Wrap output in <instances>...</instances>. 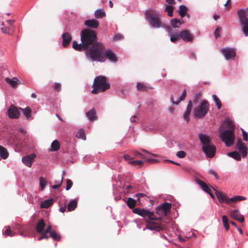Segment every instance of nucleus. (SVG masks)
<instances>
[{
  "label": "nucleus",
  "mask_w": 248,
  "mask_h": 248,
  "mask_svg": "<svg viewBox=\"0 0 248 248\" xmlns=\"http://www.w3.org/2000/svg\"><path fill=\"white\" fill-rule=\"evenodd\" d=\"M181 38L185 42H192L194 39V35L187 29L180 32Z\"/></svg>",
  "instance_id": "10"
},
{
  "label": "nucleus",
  "mask_w": 248,
  "mask_h": 248,
  "mask_svg": "<svg viewBox=\"0 0 248 248\" xmlns=\"http://www.w3.org/2000/svg\"><path fill=\"white\" fill-rule=\"evenodd\" d=\"M237 15L243 31L246 36H248V8L239 10Z\"/></svg>",
  "instance_id": "8"
},
{
  "label": "nucleus",
  "mask_w": 248,
  "mask_h": 248,
  "mask_svg": "<svg viewBox=\"0 0 248 248\" xmlns=\"http://www.w3.org/2000/svg\"><path fill=\"white\" fill-rule=\"evenodd\" d=\"M221 30V28L220 27H217L215 32H214V34H215V36L216 38H217L219 37V32H220V31Z\"/></svg>",
  "instance_id": "53"
},
{
  "label": "nucleus",
  "mask_w": 248,
  "mask_h": 248,
  "mask_svg": "<svg viewBox=\"0 0 248 248\" xmlns=\"http://www.w3.org/2000/svg\"><path fill=\"white\" fill-rule=\"evenodd\" d=\"M106 16V13L103 9H100L94 12V16L96 18H102Z\"/></svg>",
  "instance_id": "29"
},
{
  "label": "nucleus",
  "mask_w": 248,
  "mask_h": 248,
  "mask_svg": "<svg viewBox=\"0 0 248 248\" xmlns=\"http://www.w3.org/2000/svg\"><path fill=\"white\" fill-rule=\"evenodd\" d=\"M80 36L81 43L78 44L76 41L73 42V47L76 50H85L94 43L98 42L96 31L91 29L82 31Z\"/></svg>",
  "instance_id": "2"
},
{
  "label": "nucleus",
  "mask_w": 248,
  "mask_h": 248,
  "mask_svg": "<svg viewBox=\"0 0 248 248\" xmlns=\"http://www.w3.org/2000/svg\"><path fill=\"white\" fill-rule=\"evenodd\" d=\"M222 222L226 230H228L229 229V225L228 224V219L227 217L226 216H222Z\"/></svg>",
  "instance_id": "46"
},
{
  "label": "nucleus",
  "mask_w": 248,
  "mask_h": 248,
  "mask_svg": "<svg viewBox=\"0 0 248 248\" xmlns=\"http://www.w3.org/2000/svg\"><path fill=\"white\" fill-rule=\"evenodd\" d=\"M53 202L54 200L52 199L46 200L41 202L40 207L42 208H48L53 204Z\"/></svg>",
  "instance_id": "26"
},
{
  "label": "nucleus",
  "mask_w": 248,
  "mask_h": 248,
  "mask_svg": "<svg viewBox=\"0 0 248 248\" xmlns=\"http://www.w3.org/2000/svg\"><path fill=\"white\" fill-rule=\"evenodd\" d=\"M178 13L179 14V15L182 17H184L187 13V7L183 5H180L179 6V9L178 10Z\"/></svg>",
  "instance_id": "30"
},
{
  "label": "nucleus",
  "mask_w": 248,
  "mask_h": 248,
  "mask_svg": "<svg viewBox=\"0 0 248 248\" xmlns=\"http://www.w3.org/2000/svg\"><path fill=\"white\" fill-rule=\"evenodd\" d=\"M8 116L11 119H17L20 115L18 109L14 105H11L7 111Z\"/></svg>",
  "instance_id": "13"
},
{
  "label": "nucleus",
  "mask_w": 248,
  "mask_h": 248,
  "mask_svg": "<svg viewBox=\"0 0 248 248\" xmlns=\"http://www.w3.org/2000/svg\"><path fill=\"white\" fill-rule=\"evenodd\" d=\"M171 204L164 202L156 207V215L149 210L136 208L133 209V212L140 215L145 219L150 220L146 221V227L151 230L159 231L165 228V225L155 222V220H161L164 216H167L170 212Z\"/></svg>",
  "instance_id": "1"
},
{
  "label": "nucleus",
  "mask_w": 248,
  "mask_h": 248,
  "mask_svg": "<svg viewBox=\"0 0 248 248\" xmlns=\"http://www.w3.org/2000/svg\"><path fill=\"white\" fill-rule=\"evenodd\" d=\"M133 154L136 157L142 159H147L148 155H151L154 156H157V155L155 154H151L147 152L145 150H143L142 153L136 151H134Z\"/></svg>",
  "instance_id": "18"
},
{
  "label": "nucleus",
  "mask_w": 248,
  "mask_h": 248,
  "mask_svg": "<svg viewBox=\"0 0 248 248\" xmlns=\"http://www.w3.org/2000/svg\"><path fill=\"white\" fill-rule=\"evenodd\" d=\"M198 136L202 145L203 152L207 157L213 158L216 154V147L211 143L209 137L202 134H199Z\"/></svg>",
  "instance_id": "4"
},
{
  "label": "nucleus",
  "mask_w": 248,
  "mask_h": 248,
  "mask_svg": "<svg viewBox=\"0 0 248 248\" xmlns=\"http://www.w3.org/2000/svg\"><path fill=\"white\" fill-rule=\"evenodd\" d=\"M5 81L9 83L13 88H16L17 86L18 83L20 82L16 78H13L12 79H10L9 78H6Z\"/></svg>",
  "instance_id": "22"
},
{
  "label": "nucleus",
  "mask_w": 248,
  "mask_h": 248,
  "mask_svg": "<svg viewBox=\"0 0 248 248\" xmlns=\"http://www.w3.org/2000/svg\"><path fill=\"white\" fill-rule=\"evenodd\" d=\"M186 90H185L182 95H181V96L179 97V99L178 100L176 101H175L174 100V98H173V95H171L170 96V101H171V102L173 104H175V105H178L179 102H180L181 101H183L184 100L185 98H186Z\"/></svg>",
  "instance_id": "27"
},
{
  "label": "nucleus",
  "mask_w": 248,
  "mask_h": 248,
  "mask_svg": "<svg viewBox=\"0 0 248 248\" xmlns=\"http://www.w3.org/2000/svg\"><path fill=\"white\" fill-rule=\"evenodd\" d=\"M35 157L36 155L34 154H31L24 156L22 158V162L27 166L31 167Z\"/></svg>",
  "instance_id": "15"
},
{
  "label": "nucleus",
  "mask_w": 248,
  "mask_h": 248,
  "mask_svg": "<svg viewBox=\"0 0 248 248\" xmlns=\"http://www.w3.org/2000/svg\"><path fill=\"white\" fill-rule=\"evenodd\" d=\"M41 234V236L38 238L39 240H41L43 239H48L49 238V236L47 234L48 232H46L44 231L42 233H40Z\"/></svg>",
  "instance_id": "48"
},
{
  "label": "nucleus",
  "mask_w": 248,
  "mask_h": 248,
  "mask_svg": "<svg viewBox=\"0 0 248 248\" xmlns=\"http://www.w3.org/2000/svg\"><path fill=\"white\" fill-rule=\"evenodd\" d=\"M170 24L173 27V28H178L180 27L182 23L179 19L174 18L171 20Z\"/></svg>",
  "instance_id": "36"
},
{
  "label": "nucleus",
  "mask_w": 248,
  "mask_h": 248,
  "mask_svg": "<svg viewBox=\"0 0 248 248\" xmlns=\"http://www.w3.org/2000/svg\"><path fill=\"white\" fill-rule=\"evenodd\" d=\"M243 140L247 141L248 140V134L243 129L241 128Z\"/></svg>",
  "instance_id": "51"
},
{
  "label": "nucleus",
  "mask_w": 248,
  "mask_h": 248,
  "mask_svg": "<svg viewBox=\"0 0 248 248\" xmlns=\"http://www.w3.org/2000/svg\"><path fill=\"white\" fill-rule=\"evenodd\" d=\"M237 149L241 153L243 157H246L248 155V148L245 143L243 142L241 140L237 141L236 143Z\"/></svg>",
  "instance_id": "12"
},
{
  "label": "nucleus",
  "mask_w": 248,
  "mask_h": 248,
  "mask_svg": "<svg viewBox=\"0 0 248 248\" xmlns=\"http://www.w3.org/2000/svg\"><path fill=\"white\" fill-rule=\"evenodd\" d=\"M0 155L1 158L6 159L9 156V153L6 148L0 145Z\"/></svg>",
  "instance_id": "28"
},
{
  "label": "nucleus",
  "mask_w": 248,
  "mask_h": 248,
  "mask_svg": "<svg viewBox=\"0 0 248 248\" xmlns=\"http://www.w3.org/2000/svg\"><path fill=\"white\" fill-rule=\"evenodd\" d=\"M84 25L91 29H96L98 27L99 23L98 21L93 18L86 20L84 22Z\"/></svg>",
  "instance_id": "19"
},
{
  "label": "nucleus",
  "mask_w": 248,
  "mask_h": 248,
  "mask_svg": "<svg viewBox=\"0 0 248 248\" xmlns=\"http://www.w3.org/2000/svg\"><path fill=\"white\" fill-rule=\"evenodd\" d=\"M20 109L22 111L27 119H29L31 117V109L29 107H27L25 108H20Z\"/></svg>",
  "instance_id": "31"
},
{
  "label": "nucleus",
  "mask_w": 248,
  "mask_h": 248,
  "mask_svg": "<svg viewBox=\"0 0 248 248\" xmlns=\"http://www.w3.org/2000/svg\"><path fill=\"white\" fill-rule=\"evenodd\" d=\"M73 185V182L70 179H67L66 180V190H69Z\"/></svg>",
  "instance_id": "50"
},
{
  "label": "nucleus",
  "mask_w": 248,
  "mask_h": 248,
  "mask_svg": "<svg viewBox=\"0 0 248 248\" xmlns=\"http://www.w3.org/2000/svg\"><path fill=\"white\" fill-rule=\"evenodd\" d=\"M105 61L108 58L109 61L112 62H116L118 61V59L115 54L110 49L106 50L104 51Z\"/></svg>",
  "instance_id": "14"
},
{
  "label": "nucleus",
  "mask_w": 248,
  "mask_h": 248,
  "mask_svg": "<svg viewBox=\"0 0 248 248\" xmlns=\"http://www.w3.org/2000/svg\"><path fill=\"white\" fill-rule=\"evenodd\" d=\"M212 97L214 99V101H215V102L216 103V104L217 106V108L218 109H220L222 107V103H221V102L220 101V100H219V99L215 94L212 95Z\"/></svg>",
  "instance_id": "42"
},
{
  "label": "nucleus",
  "mask_w": 248,
  "mask_h": 248,
  "mask_svg": "<svg viewBox=\"0 0 248 248\" xmlns=\"http://www.w3.org/2000/svg\"><path fill=\"white\" fill-rule=\"evenodd\" d=\"M220 138L227 146H231L233 144L235 140L234 131L232 130H226L221 134Z\"/></svg>",
  "instance_id": "9"
},
{
  "label": "nucleus",
  "mask_w": 248,
  "mask_h": 248,
  "mask_svg": "<svg viewBox=\"0 0 248 248\" xmlns=\"http://www.w3.org/2000/svg\"><path fill=\"white\" fill-rule=\"evenodd\" d=\"M176 156L179 158H184L186 156V153L183 151H178L176 153Z\"/></svg>",
  "instance_id": "47"
},
{
  "label": "nucleus",
  "mask_w": 248,
  "mask_h": 248,
  "mask_svg": "<svg viewBox=\"0 0 248 248\" xmlns=\"http://www.w3.org/2000/svg\"><path fill=\"white\" fill-rule=\"evenodd\" d=\"M143 163V161L142 160H135V161H131L130 162V164L134 165H139V166H141Z\"/></svg>",
  "instance_id": "49"
},
{
  "label": "nucleus",
  "mask_w": 248,
  "mask_h": 248,
  "mask_svg": "<svg viewBox=\"0 0 248 248\" xmlns=\"http://www.w3.org/2000/svg\"><path fill=\"white\" fill-rule=\"evenodd\" d=\"M105 47L104 44L98 42L94 43L86 49V56L91 60L100 62H105L104 51Z\"/></svg>",
  "instance_id": "3"
},
{
  "label": "nucleus",
  "mask_w": 248,
  "mask_h": 248,
  "mask_svg": "<svg viewBox=\"0 0 248 248\" xmlns=\"http://www.w3.org/2000/svg\"><path fill=\"white\" fill-rule=\"evenodd\" d=\"M123 38V35L120 34H117L113 37V40L114 41H119L122 39Z\"/></svg>",
  "instance_id": "54"
},
{
  "label": "nucleus",
  "mask_w": 248,
  "mask_h": 248,
  "mask_svg": "<svg viewBox=\"0 0 248 248\" xmlns=\"http://www.w3.org/2000/svg\"><path fill=\"white\" fill-rule=\"evenodd\" d=\"M46 223L43 219H40L35 226V229L37 232L42 233L44 232L45 227L46 226Z\"/></svg>",
  "instance_id": "21"
},
{
  "label": "nucleus",
  "mask_w": 248,
  "mask_h": 248,
  "mask_svg": "<svg viewBox=\"0 0 248 248\" xmlns=\"http://www.w3.org/2000/svg\"><path fill=\"white\" fill-rule=\"evenodd\" d=\"M193 104L191 100L189 101L186 110L184 114V117L185 119L188 122L190 120V114L191 113V109L192 108Z\"/></svg>",
  "instance_id": "20"
},
{
  "label": "nucleus",
  "mask_w": 248,
  "mask_h": 248,
  "mask_svg": "<svg viewBox=\"0 0 248 248\" xmlns=\"http://www.w3.org/2000/svg\"><path fill=\"white\" fill-rule=\"evenodd\" d=\"M86 115L91 121L95 120L97 119L96 111L94 108H92L90 111L87 112Z\"/></svg>",
  "instance_id": "24"
},
{
  "label": "nucleus",
  "mask_w": 248,
  "mask_h": 248,
  "mask_svg": "<svg viewBox=\"0 0 248 248\" xmlns=\"http://www.w3.org/2000/svg\"><path fill=\"white\" fill-rule=\"evenodd\" d=\"M47 183V181L46 180L45 178H44L43 177H41L39 178V184L40 186V188L42 190H43L44 189Z\"/></svg>",
  "instance_id": "43"
},
{
  "label": "nucleus",
  "mask_w": 248,
  "mask_h": 248,
  "mask_svg": "<svg viewBox=\"0 0 248 248\" xmlns=\"http://www.w3.org/2000/svg\"><path fill=\"white\" fill-rule=\"evenodd\" d=\"M77 137L79 139H81L83 140H86V135L83 129L79 130L77 134Z\"/></svg>",
  "instance_id": "44"
},
{
  "label": "nucleus",
  "mask_w": 248,
  "mask_h": 248,
  "mask_svg": "<svg viewBox=\"0 0 248 248\" xmlns=\"http://www.w3.org/2000/svg\"><path fill=\"white\" fill-rule=\"evenodd\" d=\"M5 228H6V230L3 232V234H5L7 236H13L15 235V233L11 231V228L10 226H7Z\"/></svg>",
  "instance_id": "45"
},
{
  "label": "nucleus",
  "mask_w": 248,
  "mask_h": 248,
  "mask_svg": "<svg viewBox=\"0 0 248 248\" xmlns=\"http://www.w3.org/2000/svg\"><path fill=\"white\" fill-rule=\"evenodd\" d=\"M93 89L92 91L93 94H97L99 93H103L110 88V85L107 82L106 78L100 76L96 77L93 81L92 86Z\"/></svg>",
  "instance_id": "5"
},
{
  "label": "nucleus",
  "mask_w": 248,
  "mask_h": 248,
  "mask_svg": "<svg viewBox=\"0 0 248 248\" xmlns=\"http://www.w3.org/2000/svg\"><path fill=\"white\" fill-rule=\"evenodd\" d=\"M54 89L55 91L59 92L61 89V84L55 82L54 85Z\"/></svg>",
  "instance_id": "52"
},
{
  "label": "nucleus",
  "mask_w": 248,
  "mask_h": 248,
  "mask_svg": "<svg viewBox=\"0 0 248 248\" xmlns=\"http://www.w3.org/2000/svg\"><path fill=\"white\" fill-rule=\"evenodd\" d=\"M170 40L173 43L176 42L180 38V33H171L170 34Z\"/></svg>",
  "instance_id": "39"
},
{
  "label": "nucleus",
  "mask_w": 248,
  "mask_h": 248,
  "mask_svg": "<svg viewBox=\"0 0 248 248\" xmlns=\"http://www.w3.org/2000/svg\"><path fill=\"white\" fill-rule=\"evenodd\" d=\"M209 104L206 100H203L194 109L193 115L196 119H202L205 117L209 109Z\"/></svg>",
  "instance_id": "6"
},
{
  "label": "nucleus",
  "mask_w": 248,
  "mask_h": 248,
  "mask_svg": "<svg viewBox=\"0 0 248 248\" xmlns=\"http://www.w3.org/2000/svg\"><path fill=\"white\" fill-rule=\"evenodd\" d=\"M231 0H227L226 3L224 5L225 6H227L228 9H230L231 7Z\"/></svg>",
  "instance_id": "61"
},
{
  "label": "nucleus",
  "mask_w": 248,
  "mask_h": 248,
  "mask_svg": "<svg viewBox=\"0 0 248 248\" xmlns=\"http://www.w3.org/2000/svg\"><path fill=\"white\" fill-rule=\"evenodd\" d=\"M209 173L210 174L214 175L216 179L218 180L219 179V177L218 176L217 173L214 170H210L209 171Z\"/></svg>",
  "instance_id": "55"
},
{
  "label": "nucleus",
  "mask_w": 248,
  "mask_h": 248,
  "mask_svg": "<svg viewBox=\"0 0 248 248\" xmlns=\"http://www.w3.org/2000/svg\"><path fill=\"white\" fill-rule=\"evenodd\" d=\"M137 88L139 91H146L149 89L145 84L142 83L138 82L137 83Z\"/></svg>",
  "instance_id": "37"
},
{
  "label": "nucleus",
  "mask_w": 248,
  "mask_h": 248,
  "mask_svg": "<svg viewBox=\"0 0 248 248\" xmlns=\"http://www.w3.org/2000/svg\"><path fill=\"white\" fill-rule=\"evenodd\" d=\"M231 217L234 219L240 222H243L244 221V217L243 215L240 214L239 211L237 210H234L230 212Z\"/></svg>",
  "instance_id": "16"
},
{
  "label": "nucleus",
  "mask_w": 248,
  "mask_h": 248,
  "mask_svg": "<svg viewBox=\"0 0 248 248\" xmlns=\"http://www.w3.org/2000/svg\"><path fill=\"white\" fill-rule=\"evenodd\" d=\"M203 190L204 191H207V190H209V187L207 186V185L205 183L203 186H202L201 187Z\"/></svg>",
  "instance_id": "60"
},
{
  "label": "nucleus",
  "mask_w": 248,
  "mask_h": 248,
  "mask_svg": "<svg viewBox=\"0 0 248 248\" xmlns=\"http://www.w3.org/2000/svg\"><path fill=\"white\" fill-rule=\"evenodd\" d=\"M221 51L227 60L234 58L236 55L235 51L232 48H222Z\"/></svg>",
  "instance_id": "11"
},
{
  "label": "nucleus",
  "mask_w": 248,
  "mask_h": 248,
  "mask_svg": "<svg viewBox=\"0 0 248 248\" xmlns=\"http://www.w3.org/2000/svg\"><path fill=\"white\" fill-rule=\"evenodd\" d=\"M201 96V93H198L196 94L195 96L194 97V101H197Z\"/></svg>",
  "instance_id": "59"
},
{
  "label": "nucleus",
  "mask_w": 248,
  "mask_h": 248,
  "mask_svg": "<svg viewBox=\"0 0 248 248\" xmlns=\"http://www.w3.org/2000/svg\"><path fill=\"white\" fill-rule=\"evenodd\" d=\"M52 150L54 151H57L60 149V144L58 140H54L51 145Z\"/></svg>",
  "instance_id": "38"
},
{
  "label": "nucleus",
  "mask_w": 248,
  "mask_h": 248,
  "mask_svg": "<svg viewBox=\"0 0 248 248\" xmlns=\"http://www.w3.org/2000/svg\"><path fill=\"white\" fill-rule=\"evenodd\" d=\"M77 206V202L76 200L71 201L68 204L67 210L69 212L72 211L75 209Z\"/></svg>",
  "instance_id": "32"
},
{
  "label": "nucleus",
  "mask_w": 248,
  "mask_h": 248,
  "mask_svg": "<svg viewBox=\"0 0 248 248\" xmlns=\"http://www.w3.org/2000/svg\"><path fill=\"white\" fill-rule=\"evenodd\" d=\"M1 29L4 33H9V31L10 30L8 28H1Z\"/></svg>",
  "instance_id": "64"
},
{
  "label": "nucleus",
  "mask_w": 248,
  "mask_h": 248,
  "mask_svg": "<svg viewBox=\"0 0 248 248\" xmlns=\"http://www.w3.org/2000/svg\"><path fill=\"white\" fill-rule=\"evenodd\" d=\"M145 195L143 193H138L135 195V197H138V200H139L140 198H142Z\"/></svg>",
  "instance_id": "62"
},
{
  "label": "nucleus",
  "mask_w": 248,
  "mask_h": 248,
  "mask_svg": "<svg viewBox=\"0 0 248 248\" xmlns=\"http://www.w3.org/2000/svg\"><path fill=\"white\" fill-rule=\"evenodd\" d=\"M62 45L63 47H67L72 41V36L68 32H65L62 35Z\"/></svg>",
  "instance_id": "17"
},
{
  "label": "nucleus",
  "mask_w": 248,
  "mask_h": 248,
  "mask_svg": "<svg viewBox=\"0 0 248 248\" xmlns=\"http://www.w3.org/2000/svg\"><path fill=\"white\" fill-rule=\"evenodd\" d=\"M49 234L50 237H51L54 240L60 241L61 239V237L60 235L55 231L50 232Z\"/></svg>",
  "instance_id": "40"
},
{
  "label": "nucleus",
  "mask_w": 248,
  "mask_h": 248,
  "mask_svg": "<svg viewBox=\"0 0 248 248\" xmlns=\"http://www.w3.org/2000/svg\"><path fill=\"white\" fill-rule=\"evenodd\" d=\"M51 229H52L51 226V225H48L47 226L46 230L45 231V232H48V233H50V232H52V231H51Z\"/></svg>",
  "instance_id": "63"
},
{
  "label": "nucleus",
  "mask_w": 248,
  "mask_h": 248,
  "mask_svg": "<svg viewBox=\"0 0 248 248\" xmlns=\"http://www.w3.org/2000/svg\"><path fill=\"white\" fill-rule=\"evenodd\" d=\"M246 198L241 196H235L226 201V203L230 204L231 202H235L240 201L246 200Z\"/></svg>",
  "instance_id": "23"
},
{
  "label": "nucleus",
  "mask_w": 248,
  "mask_h": 248,
  "mask_svg": "<svg viewBox=\"0 0 248 248\" xmlns=\"http://www.w3.org/2000/svg\"><path fill=\"white\" fill-rule=\"evenodd\" d=\"M145 14L150 25L152 27L158 28L161 26L159 16L155 10L149 9L146 11Z\"/></svg>",
  "instance_id": "7"
},
{
  "label": "nucleus",
  "mask_w": 248,
  "mask_h": 248,
  "mask_svg": "<svg viewBox=\"0 0 248 248\" xmlns=\"http://www.w3.org/2000/svg\"><path fill=\"white\" fill-rule=\"evenodd\" d=\"M127 206L130 209H134V208L136 205L137 202L135 200L132 198H129L126 202Z\"/></svg>",
  "instance_id": "34"
},
{
  "label": "nucleus",
  "mask_w": 248,
  "mask_h": 248,
  "mask_svg": "<svg viewBox=\"0 0 248 248\" xmlns=\"http://www.w3.org/2000/svg\"><path fill=\"white\" fill-rule=\"evenodd\" d=\"M124 158L125 159V160L128 161L129 162V163L132 161V158L131 156L128 155H124Z\"/></svg>",
  "instance_id": "57"
},
{
  "label": "nucleus",
  "mask_w": 248,
  "mask_h": 248,
  "mask_svg": "<svg viewBox=\"0 0 248 248\" xmlns=\"http://www.w3.org/2000/svg\"><path fill=\"white\" fill-rule=\"evenodd\" d=\"M62 178H61V180L60 183L58 184L55 185L53 186L52 188L53 189H57V188H59L62 185Z\"/></svg>",
  "instance_id": "56"
},
{
  "label": "nucleus",
  "mask_w": 248,
  "mask_h": 248,
  "mask_svg": "<svg viewBox=\"0 0 248 248\" xmlns=\"http://www.w3.org/2000/svg\"><path fill=\"white\" fill-rule=\"evenodd\" d=\"M224 124L226 125V127L229 129L228 130H232L234 131L235 125L232 120L227 119L224 121Z\"/></svg>",
  "instance_id": "33"
},
{
  "label": "nucleus",
  "mask_w": 248,
  "mask_h": 248,
  "mask_svg": "<svg viewBox=\"0 0 248 248\" xmlns=\"http://www.w3.org/2000/svg\"><path fill=\"white\" fill-rule=\"evenodd\" d=\"M196 183L199 185L201 187H202V186H203V185L205 184L204 182L201 180L200 179L197 178L196 179Z\"/></svg>",
  "instance_id": "58"
},
{
  "label": "nucleus",
  "mask_w": 248,
  "mask_h": 248,
  "mask_svg": "<svg viewBox=\"0 0 248 248\" xmlns=\"http://www.w3.org/2000/svg\"><path fill=\"white\" fill-rule=\"evenodd\" d=\"M228 155L233 158V159L237 160L240 161L241 159V156L239 154V153L237 151H233L231 153H228Z\"/></svg>",
  "instance_id": "35"
},
{
  "label": "nucleus",
  "mask_w": 248,
  "mask_h": 248,
  "mask_svg": "<svg viewBox=\"0 0 248 248\" xmlns=\"http://www.w3.org/2000/svg\"><path fill=\"white\" fill-rule=\"evenodd\" d=\"M214 190L215 191V194L219 202H225L226 203V201L229 199H228L225 195L222 194L221 192H219L216 189L214 188Z\"/></svg>",
  "instance_id": "25"
},
{
  "label": "nucleus",
  "mask_w": 248,
  "mask_h": 248,
  "mask_svg": "<svg viewBox=\"0 0 248 248\" xmlns=\"http://www.w3.org/2000/svg\"><path fill=\"white\" fill-rule=\"evenodd\" d=\"M173 8L170 5H167L165 7V12L168 13V16L170 17L173 16Z\"/></svg>",
  "instance_id": "41"
}]
</instances>
